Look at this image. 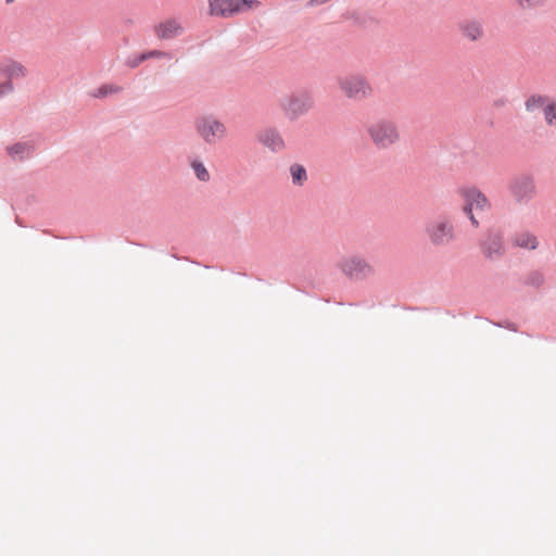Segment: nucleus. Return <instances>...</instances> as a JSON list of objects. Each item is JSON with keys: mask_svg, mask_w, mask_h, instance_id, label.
<instances>
[{"mask_svg": "<svg viewBox=\"0 0 556 556\" xmlns=\"http://www.w3.org/2000/svg\"><path fill=\"white\" fill-rule=\"evenodd\" d=\"M367 134L378 149H389L401 141V131L395 122L381 118L367 128Z\"/></svg>", "mask_w": 556, "mask_h": 556, "instance_id": "1", "label": "nucleus"}, {"mask_svg": "<svg viewBox=\"0 0 556 556\" xmlns=\"http://www.w3.org/2000/svg\"><path fill=\"white\" fill-rule=\"evenodd\" d=\"M340 92L349 100L363 101L374 94V88L368 79L361 74H346L337 78Z\"/></svg>", "mask_w": 556, "mask_h": 556, "instance_id": "2", "label": "nucleus"}, {"mask_svg": "<svg viewBox=\"0 0 556 556\" xmlns=\"http://www.w3.org/2000/svg\"><path fill=\"white\" fill-rule=\"evenodd\" d=\"M194 130L206 144H215L228 136L226 124L212 114L201 115L194 121Z\"/></svg>", "mask_w": 556, "mask_h": 556, "instance_id": "3", "label": "nucleus"}, {"mask_svg": "<svg viewBox=\"0 0 556 556\" xmlns=\"http://www.w3.org/2000/svg\"><path fill=\"white\" fill-rule=\"evenodd\" d=\"M207 14L220 18H229L261 7L258 0H207Z\"/></svg>", "mask_w": 556, "mask_h": 556, "instance_id": "4", "label": "nucleus"}, {"mask_svg": "<svg viewBox=\"0 0 556 556\" xmlns=\"http://www.w3.org/2000/svg\"><path fill=\"white\" fill-rule=\"evenodd\" d=\"M463 199V212L468 216L475 227L479 226V222L475 216L477 213H485L491 210L489 198L476 187H467L460 190Z\"/></svg>", "mask_w": 556, "mask_h": 556, "instance_id": "5", "label": "nucleus"}, {"mask_svg": "<svg viewBox=\"0 0 556 556\" xmlns=\"http://www.w3.org/2000/svg\"><path fill=\"white\" fill-rule=\"evenodd\" d=\"M425 231L429 242L434 247L447 245L455 239L454 226L447 218L431 222Z\"/></svg>", "mask_w": 556, "mask_h": 556, "instance_id": "6", "label": "nucleus"}, {"mask_svg": "<svg viewBox=\"0 0 556 556\" xmlns=\"http://www.w3.org/2000/svg\"><path fill=\"white\" fill-rule=\"evenodd\" d=\"M314 101L308 93H298L286 98L281 109L289 119H296L313 108Z\"/></svg>", "mask_w": 556, "mask_h": 556, "instance_id": "7", "label": "nucleus"}, {"mask_svg": "<svg viewBox=\"0 0 556 556\" xmlns=\"http://www.w3.org/2000/svg\"><path fill=\"white\" fill-rule=\"evenodd\" d=\"M339 266L341 271L351 279H365L374 274L371 264L357 255L343 258Z\"/></svg>", "mask_w": 556, "mask_h": 556, "instance_id": "8", "label": "nucleus"}, {"mask_svg": "<svg viewBox=\"0 0 556 556\" xmlns=\"http://www.w3.org/2000/svg\"><path fill=\"white\" fill-rule=\"evenodd\" d=\"M508 188L513 198L519 203L528 202L535 195V184L530 176L514 178Z\"/></svg>", "mask_w": 556, "mask_h": 556, "instance_id": "9", "label": "nucleus"}, {"mask_svg": "<svg viewBox=\"0 0 556 556\" xmlns=\"http://www.w3.org/2000/svg\"><path fill=\"white\" fill-rule=\"evenodd\" d=\"M184 26L178 17H168L154 25V34L161 40H169L184 33Z\"/></svg>", "mask_w": 556, "mask_h": 556, "instance_id": "10", "label": "nucleus"}, {"mask_svg": "<svg viewBox=\"0 0 556 556\" xmlns=\"http://www.w3.org/2000/svg\"><path fill=\"white\" fill-rule=\"evenodd\" d=\"M256 139L264 148L274 153L286 149V141L281 134L275 128H265L257 132Z\"/></svg>", "mask_w": 556, "mask_h": 556, "instance_id": "11", "label": "nucleus"}, {"mask_svg": "<svg viewBox=\"0 0 556 556\" xmlns=\"http://www.w3.org/2000/svg\"><path fill=\"white\" fill-rule=\"evenodd\" d=\"M504 252V241L500 235H490L482 243V253L491 261L498 260L503 256Z\"/></svg>", "mask_w": 556, "mask_h": 556, "instance_id": "12", "label": "nucleus"}, {"mask_svg": "<svg viewBox=\"0 0 556 556\" xmlns=\"http://www.w3.org/2000/svg\"><path fill=\"white\" fill-rule=\"evenodd\" d=\"M0 74L8 77V80L21 79L26 77L27 68L20 62L8 60L0 65Z\"/></svg>", "mask_w": 556, "mask_h": 556, "instance_id": "13", "label": "nucleus"}, {"mask_svg": "<svg viewBox=\"0 0 556 556\" xmlns=\"http://www.w3.org/2000/svg\"><path fill=\"white\" fill-rule=\"evenodd\" d=\"M459 29L462 35L470 41H477L483 37L482 24L476 20H468L463 22L459 25Z\"/></svg>", "mask_w": 556, "mask_h": 556, "instance_id": "14", "label": "nucleus"}, {"mask_svg": "<svg viewBox=\"0 0 556 556\" xmlns=\"http://www.w3.org/2000/svg\"><path fill=\"white\" fill-rule=\"evenodd\" d=\"M513 244L521 249L535 250L539 245V240L533 233L525 231L514 236Z\"/></svg>", "mask_w": 556, "mask_h": 556, "instance_id": "15", "label": "nucleus"}, {"mask_svg": "<svg viewBox=\"0 0 556 556\" xmlns=\"http://www.w3.org/2000/svg\"><path fill=\"white\" fill-rule=\"evenodd\" d=\"M7 151L13 160L23 161L31 154L33 148L28 143L18 142L8 147Z\"/></svg>", "mask_w": 556, "mask_h": 556, "instance_id": "16", "label": "nucleus"}, {"mask_svg": "<svg viewBox=\"0 0 556 556\" xmlns=\"http://www.w3.org/2000/svg\"><path fill=\"white\" fill-rule=\"evenodd\" d=\"M289 172L293 185L302 187L307 181V172L303 165L294 163L290 166Z\"/></svg>", "mask_w": 556, "mask_h": 556, "instance_id": "17", "label": "nucleus"}, {"mask_svg": "<svg viewBox=\"0 0 556 556\" xmlns=\"http://www.w3.org/2000/svg\"><path fill=\"white\" fill-rule=\"evenodd\" d=\"M548 99L549 98L544 96H531L525 102L526 110L528 112H535L536 110H542V113L544 114V110L548 102Z\"/></svg>", "mask_w": 556, "mask_h": 556, "instance_id": "18", "label": "nucleus"}, {"mask_svg": "<svg viewBox=\"0 0 556 556\" xmlns=\"http://www.w3.org/2000/svg\"><path fill=\"white\" fill-rule=\"evenodd\" d=\"M543 117L547 126H556V98L548 99Z\"/></svg>", "mask_w": 556, "mask_h": 556, "instance_id": "19", "label": "nucleus"}, {"mask_svg": "<svg viewBox=\"0 0 556 556\" xmlns=\"http://www.w3.org/2000/svg\"><path fill=\"white\" fill-rule=\"evenodd\" d=\"M190 166L200 181L206 182L210 180L211 175L202 161L193 160L191 161Z\"/></svg>", "mask_w": 556, "mask_h": 556, "instance_id": "20", "label": "nucleus"}, {"mask_svg": "<svg viewBox=\"0 0 556 556\" xmlns=\"http://www.w3.org/2000/svg\"><path fill=\"white\" fill-rule=\"evenodd\" d=\"M121 91H122V87H119L117 85H113V84H108V85H103L100 88H98L97 90H94L92 92V97H94V98H103V97H106L109 94L118 93Z\"/></svg>", "mask_w": 556, "mask_h": 556, "instance_id": "21", "label": "nucleus"}, {"mask_svg": "<svg viewBox=\"0 0 556 556\" xmlns=\"http://www.w3.org/2000/svg\"><path fill=\"white\" fill-rule=\"evenodd\" d=\"M515 2L525 10H533L544 3V0H515Z\"/></svg>", "mask_w": 556, "mask_h": 556, "instance_id": "22", "label": "nucleus"}, {"mask_svg": "<svg viewBox=\"0 0 556 556\" xmlns=\"http://www.w3.org/2000/svg\"><path fill=\"white\" fill-rule=\"evenodd\" d=\"M544 282V277L539 271H532L527 278V283L533 287H540Z\"/></svg>", "mask_w": 556, "mask_h": 556, "instance_id": "23", "label": "nucleus"}, {"mask_svg": "<svg viewBox=\"0 0 556 556\" xmlns=\"http://www.w3.org/2000/svg\"><path fill=\"white\" fill-rule=\"evenodd\" d=\"M169 56H170L169 53L160 51V50H152L149 52L141 53V60H148V59H152V58H156V59L167 58L168 59Z\"/></svg>", "mask_w": 556, "mask_h": 556, "instance_id": "24", "label": "nucleus"}, {"mask_svg": "<svg viewBox=\"0 0 556 556\" xmlns=\"http://www.w3.org/2000/svg\"><path fill=\"white\" fill-rule=\"evenodd\" d=\"M13 90H14V86H13L12 81L7 80L3 83H0V98L11 93Z\"/></svg>", "mask_w": 556, "mask_h": 556, "instance_id": "25", "label": "nucleus"}, {"mask_svg": "<svg viewBox=\"0 0 556 556\" xmlns=\"http://www.w3.org/2000/svg\"><path fill=\"white\" fill-rule=\"evenodd\" d=\"M146 60H141V54H139L138 56L134 58V59H129L127 61V64L130 66V67H137L139 64H141L142 62H144Z\"/></svg>", "mask_w": 556, "mask_h": 556, "instance_id": "26", "label": "nucleus"}, {"mask_svg": "<svg viewBox=\"0 0 556 556\" xmlns=\"http://www.w3.org/2000/svg\"><path fill=\"white\" fill-rule=\"evenodd\" d=\"M330 0H309L308 1V5L309 7H318V5H321V4H325L327 2H329Z\"/></svg>", "mask_w": 556, "mask_h": 556, "instance_id": "27", "label": "nucleus"}, {"mask_svg": "<svg viewBox=\"0 0 556 556\" xmlns=\"http://www.w3.org/2000/svg\"><path fill=\"white\" fill-rule=\"evenodd\" d=\"M13 1H14V0H7V3H11V2H13Z\"/></svg>", "mask_w": 556, "mask_h": 556, "instance_id": "28", "label": "nucleus"}]
</instances>
